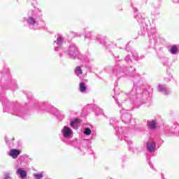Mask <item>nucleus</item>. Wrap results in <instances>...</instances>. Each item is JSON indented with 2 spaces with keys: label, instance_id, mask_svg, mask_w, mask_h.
Returning a JSON list of instances; mask_svg holds the SVG:
<instances>
[{
  "label": "nucleus",
  "instance_id": "3",
  "mask_svg": "<svg viewBox=\"0 0 179 179\" xmlns=\"http://www.w3.org/2000/svg\"><path fill=\"white\" fill-rule=\"evenodd\" d=\"M67 54L70 58H78V55H79V51L76 48V45H75L74 43L70 44L67 50Z\"/></svg>",
  "mask_w": 179,
  "mask_h": 179
},
{
  "label": "nucleus",
  "instance_id": "25",
  "mask_svg": "<svg viewBox=\"0 0 179 179\" xmlns=\"http://www.w3.org/2000/svg\"><path fill=\"white\" fill-rule=\"evenodd\" d=\"M114 122H117V120H115V118H112L110 120V125H113L114 127Z\"/></svg>",
  "mask_w": 179,
  "mask_h": 179
},
{
  "label": "nucleus",
  "instance_id": "16",
  "mask_svg": "<svg viewBox=\"0 0 179 179\" xmlns=\"http://www.w3.org/2000/svg\"><path fill=\"white\" fill-rule=\"evenodd\" d=\"M75 73L77 75V76H79V75H82L83 73V71H82V68L80 66H77L75 70Z\"/></svg>",
  "mask_w": 179,
  "mask_h": 179
},
{
  "label": "nucleus",
  "instance_id": "12",
  "mask_svg": "<svg viewBox=\"0 0 179 179\" xmlns=\"http://www.w3.org/2000/svg\"><path fill=\"white\" fill-rule=\"evenodd\" d=\"M78 124H80V120L76 119L71 122L70 127H71V128H73L74 129H78Z\"/></svg>",
  "mask_w": 179,
  "mask_h": 179
},
{
  "label": "nucleus",
  "instance_id": "9",
  "mask_svg": "<svg viewBox=\"0 0 179 179\" xmlns=\"http://www.w3.org/2000/svg\"><path fill=\"white\" fill-rule=\"evenodd\" d=\"M147 150L150 153H155L156 151V143L155 141H148L147 143Z\"/></svg>",
  "mask_w": 179,
  "mask_h": 179
},
{
  "label": "nucleus",
  "instance_id": "30",
  "mask_svg": "<svg viewBox=\"0 0 179 179\" xmlns=\"http://www.w3.org/2000/svg\"><path fill=\"white\" fill-rule=\"evenodd\" d=\"M45 111H48V112H50V109H48V108H45Z\"/></svg>",
  "mask_w": 179,
  "mask_h": 179
},
{
  "label": "nucleus",
  "instance_id": "7",
  "mask_svg": "<svg viewBox=\"0 0 179 179\" xmlns=\"http://www.w3.org/2000/svg\"><path fill=\"white\" fill-rule=\"evenodd\" d=\"M15 169L16 170L15 174L20 176V178L24 179L27 177V172L23 168H20L18 165H15Z\"/></svg>",
  "mask_w": 179,
  "mask_h": 179
},
{
  "label": "nucleus",
  "instance_id": "15",
  "mask_svg": "<svg viewBox=\"0 0 179 179\" xmlns=\"http://www.w3.org/2000/svg\"><path fill=\"white\" fill-rule=\"evenodd\" d=\"M135 18L136 19L137 22L138 23H141L143 24V22L145 21V19H143V17H142V15L141 14H137L136 16H135Z\"/></svg>",
  "mask_w": 179,
  "mask_h": 179
},
{
  "label": "nucleus",
  "instance_id": "5",
  "mask_svg": "<svg viewBox=\"0 0 179 179\" xmlns=\"http://www.w3.org/2000/svg\"><path fill=\"white\" fill-rule=\"evenodd\" d=\"M120 114L123 122H126L127 124L131 122V113H129V110L122 109L120 110Z\"/></svg>",
  "mask_w": 179,
  "mask_h": 179
},
{
  "label": "nucleus",
  "instance_id": "4",
  "mask_svg": "<svg viewBox=\"0 0 179 179\" xmlns=\"http://www.w3.org/2000/svg\"><path fill=\"white\" fill-rule=\"evenodd\" d=\"M61 134L64 139H71L73 135V131L69 127L64 126L61 130Z\"/></svg>",
  "mask_w": 179,
  "mask_h": 179
},
{
  "label": "nucleus",
  "instance_id": "33",
  "mask_svg": "<svg viewBox=\"0 0 179 179\" xmlns=\"http://www.w3.org/2000/svg\"><path fill=\"white\" fill-rule=\"evenodd\" d=\"M51 107H52V106H49V108H51Z\"/></svg>",
  "mask_w": 179,
  "mask_h": 179
},
{
  "label": "nucleus",
  "instance_id": "10",
  "mask_svg": "<svg viewBox=\"0 0 179 179\" xmlns=\"http://www.w3.org/2000/svg\"><path fill=\"white\" fill-rule=\"evenodd\" d=\"M158 90L163 94H170V93H171V91H170V90H167L166 85H158Z\"/></svg>",
  "mask_w": 179,
  "mask_h": 179
},
{
  "label": "nucleus",
  "instance_id": "26",
  "mask_svg": "<svg viewBox=\"0 0 179 179\" xmlns=\"http://www.w3.org/2000/svg\"><path fill=\"white\" fill-rule=\"evenodd\" d=\"M125 61L127 62H132V60H131V58H129L128 56L125 57Z\"/></svg>",
  "mask_w": 179,
  "mask_h": 179
},
{
  "label": "nucleus",
  "instance_id": "18",
  "mask_svg": "<svg viewBox=\"0 0 179 179\" xmlns=\"http://www.w3.org/2000/svg\"><path fill=\"white\" fill-rule=\"evenodd\" d=\"M0 73H1V75H4V73H9V68H8V66H5L4 69L0 71Z\"/></svg>",
  "mask_w": 179,
  "mask_h": 179
},
{
  "label": "nucleus",
  "instance_id": "27",
  "mask_svg": "<svg viewBox=\"0 0 179 179\" xmlns=\"http://www.w3.org/2000/svg\"><path fill=\"white\" fill-rule=\"evenodd\" d=\"M76 37H80V33H76Z\"/></svg>",
  "mask_w": 179,
  "mask_h": 179
},
{
  "label": "nucleus",
  "instance_id": "11",
  "mask_svg": "<svg viewBox=\"0 0 179 179\" xmlns=\"http://www.w3.org/2000/svg\"><path fill=\"white\" fill-rule=\"evenodd\" d=\"M79 91L80 92V93H86V92H87V87L86 86V84L85 83H80Z\"/></svg>",
  "mask_w": 179,
  "mask_h": 179
},
{
  "label": "nucleus",
  "instance_id": "34",
  "mask_svg": "<svg viewBox=\"0 0 179 179\" xmlns=\"http://www.w3.org/2000/svg\"><path fill=\"white\" fill-rule=\"evenodd\" d=\"M97 38V40H99V38Z\"/></svg>",
  "mask_w": 179,
  "mask_h": 179
},
{
  "label": "nucleus",
  "instance_id": "31",
  "mask_svg": "<svg viewBox=\"0 0 179 179\" xmlns=\"http://www.w3.org/2000/svg\"><path fill=\"white\" fill-rule=\"evenodd\" d=\"M134 11L135 12H138V9L137 8H134Z\"/></svg>",
  "mask_w": 179,
  "mask_h": 179
},
{
  "label": "nucleus",
  "instance_id": "24",
  "mask_svg": "<svg viewBox=\"0 0 179 179\" xmlns=\"http://www.w3.org/2000/svg\"><path fill=\"white\" fill-rule=\"evenodd\" d=\"M10 174L8 172L4 173V179H10Z\"/></svg>",
  "mask_w": 179,
  "mask_h": 179
},
{
  "label": "nucleus",
  "instance_id": "29",
  "mask_svg": "<svg viewBox=\"0 0 179 179\" xmlns=\"http://www.w3.org/2000/svg\"><path fill=\"white\" fill-rule=\"evenodd\" d=\"M45 179H51V178H50V177H48V176H46V177L45 178Z\"/></svg>",
  "mask_w": 179,
  "mask_h": 179
},
{
  "label": "nucleus",
  "instance_id": "1",
  "mask_svg": "<svg viewBox=\"0 0 179 179\" xmlns=\"http://www.w3.org/2000/svg\"><path fill=\"white\" fill-rule=\"evenodd\" d=\"M24 22H27L30 29L35 30H38L45 26L44 22L41 21V12L38 10H29L28 17H24Z\"/></svg>",
  "mask_w": 179,
  "mask_h": 179
},
{
  "label": "nucleus",
  "instance_id": "6",
  "mask_svg": "<svg viewBox=\"0 0 179 179\" xmlns=\"http://www.w3.org/2000/svg\"><path fill=\"white\" fill-rule=\"evenodd\" d=\"M65 39L64 38V36L62 35H59L57 36V38L56 41H54V47H55V51L58 52L59 51V49L61 47H62V44H64V41Z\"/></svg>",
  "mask_w": 179,
  "mask_h": 179
},
{
  "label": "nucleus",
  "instance_id": "14",
  "mask_svg": "<svg viewBox=\"0 0 179 179\" xmlns=\"http://www.w3.org/2000/svg\"><path fill=\"white\" fill-rule=\"evenodd\" d=\"M148 125L150 129H155L156 128V121L152 120L150 122H148Z\"/></svg>",
  "mask_w": 179,
  "mask_h": 179
},
{
  "label": "nucleus",
  "instance_id": "32",
  "mask_svg": "<svg viewBox=\"0 0 179 179\" xmlns=\"http://www.w3.org/2000/svg\"><path fill=\"white\" fill-rule=\"evenodd\" d=\"M6 143H8V140L6 138Z\"/></svg>",
  "mask_w": 179,
  "mask_h": 179
},
{
  "label": "nucleus",
  "instance_id": "8",
  "mask_svg": "<svg viewBox=\"0 0 179 179\" xmlns=\"http://www.w3.org/2000/svg\"><path fill=\"white\" fill-rule=\"evenodd\" d=\"M22 153V150L19 149H15L12 148L9 152H8V156L11 157V159H17L20 156V154Z\"/></svg>",
  "mask_w": 179,
  "mask_h": 179
},
{
  "label": "nucleus",
  "instance_id": "23",
  "mask_svg": "<svg viewBox=\"0 0 179 179\" xmlns=\"http://www.w3.org/2000/svg\"><path fill=\"white\" fill-rule=\"evenodd\" d=\"M87 38H92V33L91 32H87L85 36V40Z\"/></svg>",
  "mask_w": 179,
  "mask_h": 179
},
{
  "label": "nucleus",
  "instance_id": "2",
  "mask_svg": "<svg viewBox=\"0 0 179 179\" xmlns=\"http://www.w3.org/2000/svg\"><path fill=\"white\" fill-rule=\"evenodd\" d=\"M128 129L125 127H120L118 130H116V132L118 135V138L125 141L128 145H132V141L128 138L125 135H127Z\"/></svg>",
  "mask_w": 179,
  "mask_h": 179
},
{
  "label": "nucleus",
  "instance_id": "20",
  "mask_svg": "<svg viewBox=\"0 0 179 179\" xmlns=\"http://www.w3.org/2000/svg\"><path fill=\"white\" fill-rule=\"evenodd\" d=\"M84 135H90V134H92V129H90V128H85L84 129Z\"/></svg>",
  "mask_w": 179,
  "mask_h": 179
},
{
  "label": "nucleus",
  "instance_id": "22",
  "mask_svg": "<svg viewBox=\"0 0 179 179\" xmlns=\"http://www.w3.org/2000/svg\"><path fill=\"white\" fill-rule=\"evenodd\" d=\"M171 79H173V75H171V74H169V77L164 78L165 82H170V80H171Z\"/></svg>",
  "mask_w": 179,
  "mask_h": 179
},
{
  "label": "nucleus",
  "instance_id": "21",
  "mask_svg": "<svg viewBox=\"0 0 179 179\" xmlns=\"http://www.w3.org/2000/svg\"><path fill=\"white\" fill-rule=\"evenodd\" d=\"M113 75L115 76H117V78H121V76H124V73L123 72H116L113 71Z\"/></svg>",
  "mask_w": 179,
  "mask_h": 179
},
{
  "label": "nucleus",
  "instance_id": "19",
  "mask_svg": "<svg viewBox=\"0 0 179 179\" xmlns=\"http://www.w3.org/2000/svg\"><path fill=\"white\" fill-rule=\"evenodd\" d=\"M34 177L35 179H42L43 177V173H34Z\"/></svg>",
  "mask_w": 179,
  "mask_h": 179
},
{
  "label": "nucleus",
  "instance_id": "28",
  "mask_svg": "<svg viewBox=\"0 0 179 179\" xmlns=\"http://www.w3.org/2000/svg\"><path fill=\"white\" fill-rule=\"evenodd\" d=\"M173 2H175V3H178L179 2V0H172Z\"/></svg>",
  "mask_w": 179,
  "mask_h": 179
},
{
  "label": "nucleus",
  "instance_id": "17",
  "mask_svg": "<svg viewBox=\"0 0 179 179\" xmlns=\"http://www.w3.org/2000/svg\"><path fill=\"white\" fill-rule=\"evenodd\" d=\"M151 14L152 15V16H158V15H160V11L159 10V9L155 8L152 10Z\"/></svg>",
  "mask_w": 179,
  "mask_h": 179
},
{
  "label": "nucleus",
  "instance_id": "13",
  "mask_svg": "<svg viewBox=\"0 0 179 179\" xmlns=\"http://www.w3.org/2000/svg\"><path fill=\"white\" fill-rule=\"evenodd\" d=\"M178 46L177 45L171 46V50H169V52L172 54V55H176V54H178Z\"/></svg>",
  "mask_w": 179,
  "mask_h": 179
}]
</instances>
